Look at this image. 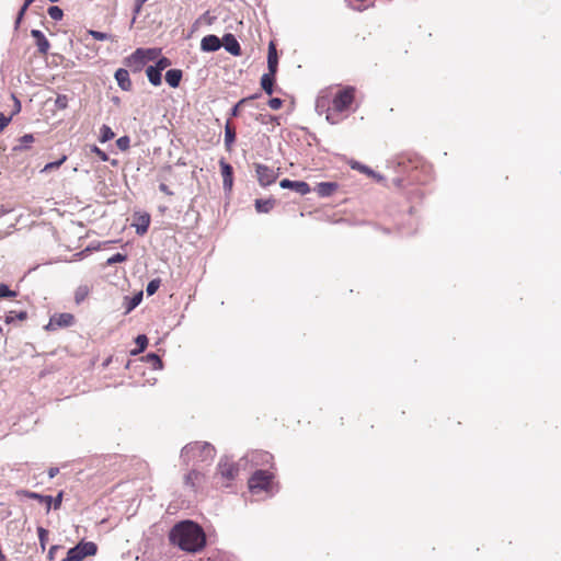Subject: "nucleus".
I'll return each instance as SVG.
<instances>
[{
  "instance_id": "36",
  "label": "nucleus",
  "mask_w": 561,
  "mask_h": 561,
  "mask_svg": "<svg viewBox=\"0 0 561 561\" xmlns=\"http://www.w3.org/2000/svg\"><path fill=\"white\" fill-rule=\"evenodd\" d=\"M89 295V287L85 285L79 286L75 293V300L77 304H81Z\"/></svg>"
},
{
  "instance_id": "50",
  "label": "nucleus",
  "mask_w": 561,
  "mask_h": 561,
  "mask_svg": "<svg viewBox=\"0 0 561 561\" xmlns=\"http://www.w3.org/2000/svg\"><path fill=\"white\" fill-rule=\"evenodd\" d=\"M12 117L0 113V133L10 124Z\"/></svg>"
},
{
  "instance_id": "51",
  "label": "nucleus",
  "mask_w": 561,
  "mask_h": 561,
  "mask_svg": "<svg viewBox=\"0 0 561 561\" xmlns=\"http://www.w3.org/2000/svg\"><path fill=\"white\" fill-rule=\"evenodd\" d=\"M30 5H26L25 2L23 3V5L21 7L19 13H18V16H16V20H15V27H19L24 14H25V11L27 10Z\"/></svg>"
},
{
  "instance_id": "4",
  "label": "nucleus",
  "mask_w": 561,
  "mask_h": 561,
  "mask_svg": "<svg viewBox=\"0 0 561 561\" xmlns=\"http://www.w3.org/2000/svg\"><path fill=\"white\" fill-rule=\"evenodd\" d=\"M274 479V473L268 469H256L249 478V490L254 495L265 493L267 496H273L277 492Z\"/></svg>"
},
{
  "instance_id": "40",
  "label": "nucleus",
  "mask_w": 561,
  "mask_h": 561,
  "mask_svg": "<svg viewBox=\"0 0 561 561\" xmlns=\"http://www.w3.org/2000/svg\"><path fill=\"white\" fill-rule=\"evenodd\" d=\"M37 534H38V540H39L41 548H42V550H45L46 542L48 540V530H46L43 527H38Z\"/></svg>"
},
{
  "instance_id": "43",
  "label": "nucleus",
  "mask_w": 561,
  "mask_h": 561,
  "mask_svg": "<svg viewBox=\"0 0 561 561\" xmlns=\"http://www.w3.org/2000/svg\"><path fill=\"white\" fill-rule=\"evenodd\" d=\"M127 256L123 253H115L111 257L107 259L106 263L107 265H114L116 263H122L126 261Z\"/></svg>"
},
{
  "instance_id": "30",
  "label": "nucleus",
  "mask_w": 561,
  "mask_h": 561,
  "mask_svg": "<svg viewBox=\"0 0 561 561\" xmlns=\"http://www.w3.org/2000/svg\"><path fill=\"white\" fill-rule=\"evenodd\" d=\"M34 141V136L32 134H25L19 138V145L13 147V151H22L30 147V145Z\"/></svg>"
},
{
  "instance_id": "11",
  "label": "nucleus",
  "mask_w": 561,
  "mask_h": 561,
  "mask_svg": "<svg viewBox=\"0 0 561 561\" xmlns=\"http://www.w3.org/2000/svg\"><path fill=\"white\" fill-rule=\"evenodd\" d=\"M75 322V317L71 313L64 312V313H56L50 317L49 322L45 327L46 330H56L59 328H67L72 325Z\"/></svg>"
},
{
  "instance_id": "31",
  "label": "nucleus",
  "mask_w": 561,
  "mask_h": 561,
  "mask_svg": "<svg viewBox=\"0 0 561 561\" xmlns=\"http://www.w3.org/2000/svg\"><path fill=\"white\" fill-rule=\"evenodd\" d=\"M142 359L146 363L150 364L153 369H162V360L157 354L149 353L146 356H144Z\"/></svg>"
},
{
  "instance_id": "48",
  "label": "nucleus",
  "mask_w": 561,
  "mask_h": 561,
  "mask_svg": "<svg viewBox=\"0 0 561 561\" xmlns=\"http://www.w3.org/2000/svg\"><path fill=\"white\" fill-rule=\"evenodd\" d=\"M147 1H148V0H136V1H135V7H134V18H133V20H131V24H134V23H135V21H136V16L140 13L142 5H144Z\"/></svg>"
},
{
  "instance_id": "58",
  "label": "nucleus",
  "mask_w": 561,
  "mask_h": 561,
  "mask_svg": "<svg viewBox=\"0 0 561 561\" xmlns=\"http://www.w3.org/2000/svg\"><path fill=\"white\" fill-rule=\"evenodd\" d=\"M14 100H15V105H18V110H16V112H19V111H20V108H21L20 101H19V100H16V99H14Z\"/></svg>"
},
{
  "instance_id": "46",
  "label": "nucleus",
  "mask_w": 561,
  "mask_h": 561,
  "mask_svg": "<svg viewBox=\"0 0 561 561\" xmlns=\"http://www.w3.org/2000/svg\"><path fill=\"white\" fill-rule=\"evenodd\" d=\"M169 66H171V60L167 57H161L153 67L162 72Z\"/></svg>"
},
{
  "instance_id": "22",
  "label": "nucleus",
  "mask_w": 561,
  "mask_h": 561,
  "mask_svg": "<svg viewBox=\"0 0 561 561\" xmlns=\"http://www.w3.org/2000/svg\"><path fill=\"white\" fill-rule=\"evenodd\" d=\"M275 75L276 72L268 71L261 77V87L268 95L273 94L274 92Z\"/></svg>"
},
{
  "instance_id": "19",
  "label": "nucleus",
  "mask_w": 561,
  "mask_h": 561,
  "mask_svg": "<svg viewBox=\"0 0 561 561\" xmlns=\"http://www.w3.org/2000/svg\"><path fill=\"white\" fill-rule=\"evenodd\" d=\"M339 184L336 182H320L317 184L314 191L320 197H330L336 190Z\"/></svg>"
},
{
  "instance_id": "52",
  "label": "nucleus",
  "mask_w": 561,
  "mask_h": 561,
  "mask_svg": "<svg viewBox=\"0 0 561 561\" xmlns=\"http://www.w3.org/2000/svg\"><path fill=\"white\" fill-rule=\"evenodd\" d=\"M282 104H283V101H282V99H279V98H272V99H270V101H268V106H270L272 110H278V108H280Z\"/></svg>"
},
{
  "instance_id": "1",
  "label": "nucleus",
  "mask_w": 561,
  "mask_h": 561,
  "mask_svg": "<svg viewBox=\"0 0 561 561\" xmlns=\"http://www.w3.org/2000/svg\"><path fill=\"white\" fill-rule=\"evenodd\" d=\"M169 540L172 545L187 552H197L206 545L203 528L193 520H182L175 524L170 530Z\"/></svg>"
},
{
  "instance_id": "25",
  "label": "nucleus",
  "mask_w": 561,
  "mask_h": 561,
  "mask_svg": "<svg viewBox=\"0 0 561 561\" xmlns=\"http://www.w3.org/2000/svg\"><path fill=\"white\" fill-rule=\"evenodd\" d=\"M182 79V71L180 69H170L165 73V81L171 88H178Z\"/></svg>"
},
{
  "instance_id": "60",
  "label": "nucleus",
  "mask_w": 561,
  "mask_h": 561,
  "mask_svg": "<svg viewBox=\"0 0 561 561\" xmlns=\"http://www.w3.org/2000/svg\"><path fill=\"white\" fill-rule=\"evenodd\" d=\"M49 2H57L58 0H48Z\"/></svg>"
},
{
  "instance_id": "45",
  "label": "nucleus",
  "mask_w": 561,
  "mask_h": 561,
  "mask_svg": "<svg viewBox=\"0 0 561 561\" xmlns=\"http://www.w3.org/2000/svg\"><path fill=\"white\" fill-rule=\"evenodd\" d=\"M55 105L60 110L66 108L68 106V96L65 94H58L55 100Z\"/></svg>"
},
{
  "instance_id": "49",
  "label": "nucleus",
  "mask_w": 561,
  "mask_h": 561,
  "mask_svg": "<svg viewBox=\"0 0 561 561\" xmlns=\"http://www.w3.org/2000/svg\"><path fill=\"white\" fill-rule=\"evenodd\" d=\"M91 151L94 152L95 154H98V157L102 160V161H108V156L106 152H104L103 150H101L98 146H92L91 147Z\"/></svg>"
},
{
  "instance_id": "44",
  "label": "nucleus",
  "mask_w": 561,
  "mask_h": 561,
  "mask_svg": "<svg viewBox=\"0 0 561 561\" xmlns=\"http://www.w3.org/2000/svg\"><path fill=\"white\" fill-rule=\"evenodd\" d=\"M15 296V291L11 290L5 284H0V299Z\"/></svg>"
},
{
  "instance_id": "33",
  "label": "nucleus",
  "mask_w": 561,
  "mask_h": 561,
  "mask_svg": "<svg viewBox=\"0 0 561 561\" xmlns=\"http://www.w3.org/2000/svg\"><path fill=\"white\" fill-rule=\"evenodd\" d=\"M114 136H115V134L110 126L102 125V127L100 128V141L101 142L110 141L111 139L114 138Z\"/></svg>"
},
{
  "instance_id": "54",
  "label": "nucleus",
  "mask_w": 561,
  "mask_h": 561,
  "mask_svg": "<svg viewBox=\"0 0 561 561\" xmlns=\"http://www.w3.org/2000/svg\"><path fill=\"white\" fill-rule=\"evenodd\" d=\"M150 49L152 50V54L151 53L150 54H146V64L148 61H151V60L156 59L158 54H159L158 49H156V48H150Z\"/></svg>"
},
{
  "instance_id": "24",
  "label": "nucleus",
  "mask_w": 561,
  "mask_h": 561,
  "mask_svg": "<svg viewBox=\"0 0 561 561\" xmlns=\"http://www.w3.org/2000/svg\"><path fill=\"white\" fill-rule=\"evenodd\" d=\"M150 225V216L145 213L137 217V222L135 224L137 234H145L148 231Z\"/></svg>"
},
{
  "instance_id": "34",
  "label": "nucleus",
  "mask_w": 561,
  "mask_h": 561,
  "mask_svg": "<svg viewBox=\"0 0 561 561\" xmlns=\"http://www.w3.org/2000/svg\"><path fill=\"white\" fill-rule=\"evenodd\" d=\"M27 318L26 311H10L5 317V322L11 323L15 320L23 321Z\"/></svg>"
},
{
  "instance_id": "39",
  "label": "nucleus",
  "mask_w": 561,
  "mask_h": 561,
  "mask_svg": "<svg viewBox=\"0 0 561 561\" xmlns=\"http://www.w3.org/2000/svg\"><path fill=\"white\" fill-rule=\"evenodd\" d=\"M160 285H161V280L159 278L151 279L146 287L147 295L151 296V295L156 294L157 290L159 289Z\"/></svg>"
},
{
  "instance_id": "5",
  "label": "nucleus",
  "mask_w": 561,
  "mask_h": 561,
  "mask_svg": "<svg viewBox=\"0 0 561 561\" xmlns=\"http://www.w3.org/2000/svg\"><path fill=\"white\" fill-rule=\"evenodd\" d=\"M241 467H244L241 459L233 462L230 458L222 457L217 466V476L222 480V485L229 486L230 482L238 477Z\"/></svg>"
},
{
  "instance_id": "38",
  "label": "nucleus",
  "mask_w": 561,
  "mask_h": 561,
  "mask_svg": "<svg viewBox=\"0 0 561 561\" xmlns=\"http://www.w3.org/2000/svg\"><path fill=\"white\" fill-rule=\"evenodd\" d=\"M47 12H48V15L50 16V19L54 21H59L64 16L62 10L57 5L49 7Z\"/></svg>"
},
{
  "instance_id": "37",
  "label": "nucleus",
  "mask_w": 561,
  "mask_h": 561,
  "mask_svg": "<svg viewBox=\"0 0 561 561\" xmlns=\"http://www.w3.org/2000/svg\"><path fill=\"white\" fill-rule=\"evenodd\" d=\"M89 34L96 41H112L114 42L115 41V37L112 35V34H108V33H104V32H100V31H94V30H90L89 31Z\"/></svg>"
},
{
  "instance_id": "20",
  "label": "nucleus",
  "mask_w": 561,
  "mask_h": 561,
  "mask_svg": "<svg viewBox=\"0 0 561 561\" xmlns=\"http://www.w3.org/2000/svg\"><path fill=\"white\" fill-rule=\"evenodd\" d=\"M350 167L351 169L353 170H357L364 174H367L368 176H371L374 178L376 181L380 182L383 180V176L380 175L379 173H376L374 170H371L369 167L358 162V161H355V160H351L350 161Z\"/></svg>"
},
{
  "instance_id": "28",
  "label": "nucleus",
  "mask_w": 561,
  "mask_h": 561,
  "mask_svg": "<svg viewBox=\"0 0 561 561\" xmlns=\"http://www.w3.org/2000/svg\"><path fill=\"white\" fill-rule=\"evenodd\" d=\"M146 75L148 77V80L149 82L157 87V85H160L161 84V80H162V75H161V71H159L158 69H156L153 66H149L147 69H146Z\"/></svg>"
},
{
  "instance_id": "8",
  "label": "nucleus",
  "mask_w": 561,
  "mask_h": 561,
  "mask_svg": "<svg viewBox=\"0 0 561 561\" xmlns=\"http://www.w3.org/2000/svg\"><path fill=\"white\" fill-rule=\"evenodd\" d=\"M19 495H22L27 499L37 500L41 503L46 504L47 512L50 511V508L58 510L61 505L62 501V492H59L56 497H53L50 495H43L36 492L27 491V490H21L19 492Z\"/></svg>"
},
{
  "instance_id": "42",
  "label": "nucleus",
  "mask_w": 561,
  "mask_h": 561,
  "mask_svg": "<svg viewBox=\"0 0 561 561\" xmlns=\"http://www.w3.org/2000/svg\"><path fill=\"white\" fill-rule=\"evenodd\" d=\"M116 146L119 150L125 151L130 146V139L128 136H122L116 140Z\"/></svg>"
},
{
  "instance_id": "13",
  "label": "nucleus",
  "mask_w": 561,
  "mask_h": 561,
  "mask_svg": "<svg viewBox=\"0 0 561 561\" xmlns=\"http://www.w3.org/2000/svg\"><path fill=\"white\" fill-rule=\"evenodd\" d=\"M282 188L293 190L300 195H307L311 192L309 184L305 181H291L289 179H283L279 182Z\"/></svg>"
},
{
  "instance_id": "59",
  "label": "nucleus",
  "mask_w": 561,
  "mask_h": 561,
  "mask_svg": "<svg viewBox=\"0 0 561 561\" xmlns=\"http://www.w3.org/2000/svg\"><path fill=\"white\" fill-rule=\"evenodd\" d=\"M34 1L35 0H25L24 2H25L26 5H31Z\"/></svg>"
},
{
  "instance_id": "41",
  "label": "nucleus",
  "mask_w": 561,
  "mask_h": 561,
  "mask_svg": "<svg viewBox=\"0 0 561 561\" xmlns=\"http://www.w3.org/2000/svg\"><path fill=\"white\" fill-rule=\"evenodd\" d=\"M255 98H256V95H252V96H250V98H243V99H241V100H240V101H239V102H238V103H237V104H236V105L230 110V116H232V117L238 116V115H239V107H240L242 104L247 103L249 100H253V99H255Z\"/></svg>"
},
{
  "instance_id": "35",
  "label": "nucleus",
  "mask_w": 561,
  "mask_h": 561,
  "mask_svg": "<svg viewBox=\"0 0 561 561\" xmlns=\"http://www.w3.org/2000/svg\"><path fill=\"white\" fill-rule=\"evenodd\" d=\"M136 344L138 345V348L136 350H133L130 352L131 355H137L141 352H144V350L146 348L147 344H148V339L145 334H140L136 337Z\"/></svg>"
},
{
  "instance_id": "53",
  "label": "nucleus",
  "mask_w": 561,
  "mask_h": 561,
  "mask_svg": "<svg viewBox=\"0 0 561 561\" xmlns=\"http://www.w3.org/2000/svg\"><path fill=\"white\" fill-rule=\"evenodd\" d=\"M60 548H61V547H60V546H58V545H54V546H51V547L49 548V550H48V554H47L48 559H49V560H54V559H55V553H56V551H57V550H59Z\"/></svg>"
},
{
  "instance_id": "17",
  "label": "nucleus",
  "mask_w": 561,
  "mask_h": 561,
  "mask_svg": "<svg viewBox=\"0 0 561 561\" xmlns=\"http://www.w3.org/2000/svg\"><path fill=\"white\" fill-rule=\"evenodd\" d=\"M115 80L118 84V87L123 90V91H130L131 90V81H130V78H129V72L128 70L124 69V68H119L116 70L115 72Z\"/></svg>"
},
{
  "instance_id": "62",
  "label": "nucleus",
  "mask_w": 561,
  "mask_h": 561,
  "mask_svg": "<svg viewBox=\"0 0 561 561\" xmlns=\"http://www.w3.org/2000/svg\"><path fill=\"white\" fill-rule=\"evenodd\" d=\"M2 561H7V559L4 558Z\"/></svg>"
},
{
  "instance_id": "29",
  "label": "nucleus",
  "mask_w": 561,
  "mask_h": 561,
  "mask_svg": "<svg viewBox=\"0 0 561 561\" xmlns=\"http://www.w3.org/2000/svg\"><path fill=\"white\" fill-rule=\"evenodd\" d=\"M141 300H142V291L137 293L133 297H125L126 313H129L138 305H140Z\"/></svg>"
},
{
  "instance_id": "2",
  "label": "nucleus",
  "mask_w": 561,
  "mask_h": 561,
  "mask_svg": "<svg viewBox=\"0 0 561 561\" xmlns=\"http://www.w3.org/2000/svg\"><path fill=\"white\" fill-rule=\"evenodd\" d=\"M355 92L354 87L347 85L334 94L332 103L327 110V121L330 124H339L348 116L355 100Z\"/></svg>"
},
{
  "instance_id": "57",
  "label": "nucleus",
  "mask_w": 561,
  "mask_h": 561,
  "mask_svg": "<svg viewBox=\"0 0 561 561\" xmlns=\"http://www.w3.org/2000/svg\"><path fill=\"white\" fill-rule=\"evenodd\" d=\"M260 118H261V122H262V123H264V124H265V123H267V121H266V116L259 115L257 119H260Z\"/></svg>"
},
{
  "instance_id": "12",
  "label": "nucleus",
  "mask_w": 561,
  "mask_h": 561,
  "mask_svg": "<svg viewBox=\"0 0 561 561\" xmlns=\"http://www.w3.org/2000/svg\"><path fill=\"white\" fill-rule=\"evenodd\" d=\"M152 54L151 49L137 48L129 57L126 58V64L134 67L135 70H140L146 65V54Z\"/></svg>"
},
{
  "instance_id": "16",
  "label": "nucleus",
  "mask_w": 561,
  "mask_h": 561,
  "mask_svg": "<svg viewBox=\"0 0 561 561\" xmlns=\"http://www.w3.org/2000/svg\"><path fill=\"white\" fill-rule=\"evenodd\" d=\"M225 49L233 56L241 55V46L233 34L227 33L222 37Z\"/></svg>"
},
{
  "instance_id": "21",
  "label": "nucleus",
  "mask_w": 561,
  "mask_h": 561,
  "mask_svg": "<svg viewBox=\"0 0 561 561\" xmlns=\"http://www.w3.org/2000/svg\"><path fill=\"white\" fill-rule=\"evenodd\" d=\"M277 66H278V56L277 50L273 42L268 45V51H267V68L271 72H277Z\"/></svg>"
},
{
  "instance_id": "32",
  "label": "nucleus",
  "mask_w": 561,
  "mask_h": 561,
  "mask_svg": "<svg viewBox=\"0 0 561 561\" xmlns=\"http://www.w3.org/2000/svg\"><path fill=\"white\" fill-rule=\"evenodd\" d=\"M211 561H239V559L230 552L227 551H218L210 558Z\"/></svg>"
},
{
  "instance_id": "18",
  "label": "nucleus",
  "mask_w": 561,
  "mask_h": 561,
  "mask_svg": "<svg viewBox=\"0 0 561 561\" xmlns=\"http://www.w3.org/2000/svg\"><path fill=\"white\" fill-rule=\"evenodd\" d=\"M31 35L36 41L37 50L42 55L47 54V51L50 47V44H49L48 39L46 38V36L44 35V33L39 30H32Z\"/></svg>"
},
{
  "instance_id": "15",
  "label": "nucleus",
  "mask_w": 561,
  "mask_h": 561,
  "mask_svg": "<svg viewBox=\"0 0 561 561\" xmlns=\"http://www.w3.org/2000/svg\"><path fill=\"white\" fill-rule=\"evenodd\" d=\"M221 46L220 38L214 34L206 35L201 41V49L206 53L217 51Z\"/></svg>"
},
{
  "instance_id": "26",
  "label": "nucleus",
  "mask_w": 561,
  "mask_h": 561,
  "mask_svg": "<svg viewBox=\"0 0 561 561\" xmlns=\"http://www.w3.org/2000/svg\"><path fill=\"white\" fill-rule=\"evenodd\" d=\"M236 140V131L231 127L230 122L228 121L225 126V147L228 151L231 150L232 145Z\"/></svg>"
},
{
  "instance_id": "14",
  "label": "nucleus",
  "mask_w": 561,
  "mask_h": 561,
  "mask_svg": "<svg viewBox=\"0 0 561 561\" xmlns=\"http://www.w3.org/2000/svg\"><path fill=\"white\" fill-rule=\"evenodd\" d=\"M219 165L222 175L224 190L226 192H230L233 185V169L225 159L219 161Z\"/></svg>"
},
{
  "instance_id": "47",
  "label": "nucleus",
  "mask_w": 561,
  "mask_h": 561,
  "mask_svg": "<svg viewBox=\"0 0 561 561\" xmlns=\"http://www.w3.org/2000/svg\"><path fill=\"white\" fill-rule=\"evenodd\" d=\"M66 159H67L66 156H64L61 159H59L57 161L47 163L44 167V169L42 170V172H47V171H50L53 169L59 168L66 161Z\"/></svg>"
},
{
  "instance_id": "9",
  "label": "nucleus",
  "mask_w": 561,
  "mask_h": 561,
  "mask_svg": "<svg viewBox=\"0 0 561 561\" xmlns=\"http://www.w3.org/2000/svg\"><path fill=\"white\" fill-rule=\"evenodd\" d=\"M278 170L279 169H274L262 163H256L255 172L260 185L266 187L273 184L279 175Z\"/></svg>"
},
{
  "instance_id": "61",
  "label": "nucleus",
  "mask_w": 561,
  "mask_h": 561,
  "mask_svg": "<svg viewBox=\"0 0 561 561\" xmlns=\"http://www.w3.org/2000/svg\"><path fill=\"white\" fill-rule=\"evenodd\" d=\"M2 332V329L0 328V333Z\"/></svg>"
},
{
  "instance_id": "27",
  "label": "nucleus",
  "mask_w": 561,
  "mask_h": 561,
  "mask_svg": "<svg viewBox=\"0 0 561 561\" xmlns=\"http://www.w3.org/2000/svg\"><path fill=\"white\" fill-rule=\"evenodd\" d=\"M275 205V199H256L255 201V209L257 213L267 214L270 213Z\"/></svg>"
},
{
  "instance_id": "10",
  "label": "nucleus",
  "mask_w": 561,
  "mask_h": 561,
  "mask_svg": "<svg viewBox=\"0 0 561 561\" xmlns=\"http://www.w3.org/2000/svg\"><path fill=\"white\" fill-rule=\"evenodd\" d=\"M392 168L394 172L407 174V176L398 175L393 178L392 182L397 187H403L407 182L411 183L415 178L410 173V164L404 160L393 162Z\"/></svg>"
},
{
  "instance_id": "7",
  "label": "nucleus",
  "mask_w": 561,
  "mask_h": 561,
  "mask_svg": "<svg viewBox=\"0 0 561 561\" xmlns=\"http://www.w3.org/2000/svg\"><path fill=\"white\" fill-rule=\"evenodd\" d=\"M244 467L250 463L253 468H273L274 457L268 451L264 450H252L241 458Z\"/></svg>"
},
{
  "instance_id": "6",
  "label": "nucleus",
  "mask_w": 561,
  "mask_h": 561,
  "mask_svg": "<svg viewBox=\"0 0 561 561\" xmlns=\"http://www.w3.org/2000/svg\"><path fill=\"white\" fill-rule=\"evenodd\" d=\"M98 546L93 541H80L75 547L70 548L67 556L61 561H83L87 557L95 556Z\"/></svg>"
},
{
  "instance_id": "56",
  "label": "nucleus",
  "mask_w": 561,
  "mask_h": 561,
  "mask_svg": "<svg viewBox=\"0 0 561 561\" xmlns=\"http://www.w3.org/2000/svg\"><path fill=\"white\" fill-rule=\"evenodd\" d=\"M59 472V469L57 467H51L49 468L48 470V477L49 479H53L57 476V473Z\"/></svg>"
},
{
  "instance_id": "55",
  "label": "nucleus",
  "mask_w": 561,
  "mask_h": 561,
  "mask_svg": "<svg viewBox=\"0 0 561 561\" xmlns=\"http://www.w3.org/2000/svg\"><path fill=\"white\" fill-rule=\"evenodd\" d=\"M159 190H160L162 193H164V194H167V195H169V196H172V195H173V192H172V191L169 188V186H168L167 184H164V183H161V184L159 185Z\"/></svg>"
},
{
  "instance_id": "3",
  "label": "nucleus",
  "mask_w": 561,
  "mask_h": 561,
  "mask_svg": "<svg viewBox=\"0 0 561 561\" xmlns=\"http://www.w3.org/2000/svg\"><path fill=\"white\" fill-rule=\"evenodd\" d=\"M216 456L215 447L207 442H192L186 444L180 454L183 463H193L194 466L205 463L210 465Z\"/></svg>"
},
{
  "instance_id": "23",
  "label": "nucleus",
  "mask_w": 561,
  "mask_h": 561,
  "mask_svg": "<svg viewBox=\"0 0 561 561\" xmlns=\"http://www.w3.org/2000/svg\"><path fill=\"white\" fill-rule=\"evenodd\" d=\"M202 478H203V476L198 470L192 469L191 471H188L185 474L184 484L186 486L191 488L192 490H196V486L199 483V481L202 480Z\"/></svg>"
}]
</instances>
